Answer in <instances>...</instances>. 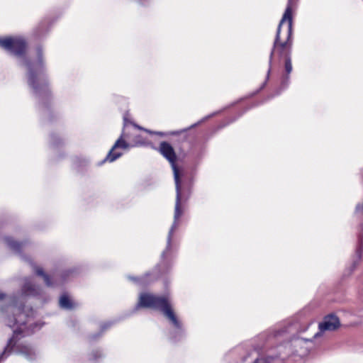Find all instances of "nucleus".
Segmentation results:
<instances>
[{
	"label": "nucleus",
	"mask_w": 363,
	"mask_h": 363,
	"mask_svg": "<svg viewBox=\"0 0 363 363\" xmlns=\"http://www.w3.org/2000/svg\"><path fill=\"white\" fill-rule=\"evenodd\" d=\"M26 45L25 39L20 36L0 38L1 48L21 57V65L26 69L28 84L35 96L39 100H47L50 91L45 74L43 50L40 47L37 48L35 58L28 59L23 57Z\"/></svg>",
	"instance_id": "obj_1"
},
{
	"label": "nucleus",
	"mask_w": 363,
	"mask_h": 363,
	"mask_svg": "<svg viewBox=\"0 0 363 363\" xmlns=\"http://www.w3.org/2000/svg\"><path fill=\"white\" fill-rule=\"evenodd\" d=\"M39 292L40 289L35 285L33 279H26L21 294L10 300L11 305L6 308H0L1 315L8 319L7 325L11 328H13V333L15 334L25 333L26 335H29L35 331V328L38 330L42 327V325L35 324V327L30 325V328H26L25 324L30 318V315L28 313L30 309L28 308L27 311H25L22 308L27 296H37L39 294ZM30 314H33L32 310H30Z\"/></svg>",
	"instance_id": "obj_2"
},
{
	"label": "nucleus",
	"mask_w": 363,
	"mask_h": 363,
	"mask_svg": "<svg viewBox=\"0 0 363 363\" xmlns=\"http://www.w3.org/2000/svg\"><path fill=\"white\" fill-rule=\"evenodd\" d=\"M292 0H288L286 9L284 15L279 22L277 28L275 40L273 45V48L270 52L269 61V69L267 74V79L262 85L263 88L272 70V58L275 53H277L280 57L287 59L291 57V47H292Z\"/></svg>",
	"instance_id": "obj_3"
},
{
	"label": "nucleus",
	"mask_w": 363,
	"mask_h": 363,
	"mask_svg": "<svg viewBox=\"0 0 363 363\" xmlns=\"http://www.w3.org/2000/svg\"><path fill=\"white\" fill-rule=\"evenodd\" d=\"M140 307L161 311L174 327L175 331L172 335V338L174 340H179L182 337L184 334L182 324L177 317L167 296H157L148 293L140 294L137 308Z\"/></svg>",
	"instance_id": "obj_4"
},
{
	"label": "nucleus",
	"mask_w": 363,
	"mask_h": 363,
	"mask_svg": "<svg viewBox=\"0 0 363 363\" xmlns=\"http://www.w3.org/2000/svg\"><path fill=\"white\" fill-rule=\"evenodd\" d=\"M178 160H169L171 167L173 169L174 172V178L176 186V202L174 207V222L169 230L168 238H167V245L168 246L170 245V241L172 239L173 231L178 226V220L179 218L182 216L184 212V204L186 201V199H184L182 192V186H181V177H183L184 174V169L177 164Z\"/></svg>",
	"instance_id": "obj_5"
},
{
	"label": "nucleus",
	"mask_w": 363,
	"mask_h": 363,
	"mask_svg": "<svg viewBox=\"0 0 363 363\" xmlns=\"http://www.w3.org/2000/svg\"><path fill=\"white\" fill-rule=\"evenodd\" d=\"M248 359L252 361V363H274L275 357L271 354H265L260 350L252 349L243 356L242 362Z\"/></svg>",
	"instance_id": "obj_6"
},
{
	"label": "nucleus",
	"mask_w": 363,
	"mask_h": 363,
	"mask_svg": "<svg viewBox=\"0 0 363 363\" xmlns=\"http://www.w3.org/2000/svg\"><path fill=\"white\" fill-rule=\"evenodd\" d=\"M125 134L123 133L109 150L105 159H118L123 155V151L128 149L129 145L124 140Z\"/></svg>",
	"instance_id": "obj_7"
},
{
	"label": "nucleus",
	"mask_w": 363,
	"mask_h": 363,
	"mask_svg": "<svg viewBox=\"0 0 363 363\" xmlns=\"http://www.w3.org/2000/svg\"><path fill=\"white\" fill-rule=\"evenodd\" d=\"M340 326L339 318L334 315H330L323 319V322L319 324V333L314 335V337L320 336V333L325 331H333Z\"/></svg>",
	"instance_id": "obj_8"
},
{
	"label": "nucleus",
	"mask_w": 363,
	"mask_h": 363,
	"mask_svg": "<svg viewBox=\"0 0 363 363\" xmlns=\"http://www.w3.org/2000/svg\"><path fill=\"white\" fill-rule=\"evenodd\" d=\"M158 151L165 159H177L174 149L168 142H161L158 147Z\"/></svg>",
	"instance_id": "obj_9"
},
{
	"label": "nucleus",
	"mask_w": 363,
	"mask_h": 363,
	"mask_svg": "<svg viewBox=\"0 0 363 363\" xmlns=\"http://www.w3.org/2000/svg\"><path fill=\"white\" fill-rule=\"evenodd\" d=\"M292 64H291V57H288L287 59H285V65H284V69L286 74H283L281 77V87L282 89H285L287 87V86L289 84V74L292 71Z\"/></svg>",
	"instance_id": "obj_10"
},
{
	"label": "nucleus",
	"mask_w": 363,
	"mask_h": 363,
	"mask_svg": "<svg viewBox=\"0 0 363 363\" xmlns=\"http://www.w3.org/2000/svg\"><path fill=\"white\" fill-rule=\"evenodd\" d=\"M60 306L62 308L70 309L73 308V303L67 295H62L60 298Z\"/></svg>",
	"instance_id": "obj_11"
},
{
	"label": "nucleus",
	"mask_w": 363,
	"mask_h": 363,
	"mask_svg": "<svg viewBox=\"0 0 363 363\" xmlns=\"http://www.w3.org/2000/svg\"><path fill=\"white\" fill-rule=\"evenodd\" d=\"M6 242L9 247L14 251H18L21 247V244L14 241L13 239L10 238H6Z\"/></svg>",
	"instance_id": "obj_12"
},
{
	"label": "nucleus",
	"mask_w": 363,
	"mask_h": 363,
	"mask_svg": "<svg viewBox=\"0 0 363 363\" xmlns=\"http://www.w3.org/2000/svg\"><path fill=\"white\" fill-rule=\"evenodd\" d=\"M35 272H36V274H37L38 275H39V276H42V277H43V279H44V281H45V284H46V285H47V286H52V285H53V284L50 282L49 277H48L47 274H44V273H43V270H42L41 269L38 268V269H36Z\"/></svg>",
	"instance_id": "obj_13"
},
{
	"label": "nucleus",
	"mask_w": 363,
	"mask_h": 363,
	"mask_svg": "<svg viewBox=\"0 0 363 363\" xmlns=\"http://www.w3.org/2000/svg\"><path fill=\"white\" fill-rule=\"evenodd\" d=\"M21 352L28 359H31L35 355L34 351L28 347H25L23 350H22Z\"/></svg>",
	"instance_id": "obj_14"
},
{
	"label": "nucleus",
	"mask_w": 363,
	"mask_h": 363,
	"mask_svg": "<svg viewBox=\"0 0 363 363\" xmlns=\"http://www.w3.org/2000/svg\"><path fill=\"white\" fill-rule=\"evenodd\" d=\"M50 143L52 145H57L62 143V140L57 135L53 134L50 136Z\"/></svg>",
	"instance_id": "obj_15"
},
{
	"label": "nucleus",
	"mask_w": 363,
	"mask_h": 363,
	"mask_svg": "<svg viewBox=\"0 0 363 363\" xmlns=\"http://www.w3.org/2000/svg\"><path fill=\"white\" fill-rule=\"evenodd\" d=\"M362 247H359V249L357 250V261H354V263H353V265L354 267L358 263V260L360 259V257H361V254H362Z\"/></svg>",
	"instance_id": "obj_16"
},
{
	"label": "nucleus",
	"mask_w": 363,
	"mask_h": 363,
	"mask_svg": "<svg viewBox=\"0 0 363 363\" xmlns=\"http://www.w3.org/2000/svg\"><path fill=\"white\" fill-rule=\"evenodd\" d=\"M356 211L360 213H363V201L362 203H359L357 205Z\"/></svg>",
	"instance_id": "obj_17"
},
{
	"label": "nucleus",
	"mask_w": 363,
	"mask_h": 363,
	"mask_svg": "<svg viewBox=\"0 0 363 363\" xmlns=\"http://www.w3.org/2000/svg\"><path fill=\"white\" fill-rule=\"evenodd\" d=\"M210 118V116H208V117H206V118H203V119H202V120H201V121H199V123H195V124L192 125H191L190 128H189L188 129H190V128H194V127H196L198 124H199V123H201V122L204 121H205L206 118Z\"/></svg>",
	"instance_id": "obj_18"
},
{
	"label": "nucleus",
	"mask_w": 363,
	"mask_h": 363,
	"mask_svg": "<svg viewBox=\"0 0 363 363\" xmlns=\"http://www.w3.org/2000/svg\"><path fill=\"white\" fill-rule=\"evenodd\" d=\"M8 348H6L5 350L3 352V353L0 356V360L4 358V355L7 353Z\"/></svg>",
	"instance_id": "obj_19"
},
{
	"label": "nucleus",
	"mask_w": 363,
	"mask_h": 363,
	"mask_svg": "<svg viewBox=\"0 0 363 363\" xmlns=\"http://www.w3.org/2000/svg\"><path fill=\"white\" fill-rule=\"evenodd\" d=\"M138 281L142 285L147 284V281L143 278L138 279Z\"/></svg>",
	"instance_id": "obj_20"
},
{
	"label": "nucleus",
	"mask_w": 363,
	"mask_h": 363,
	"mask_svg": "<svg viewBox=\"0 0 363 363\" xmlns=\"http://www.w3.org/2000/svg\"><path fill=\"white\" fill-rule=\"evenodd\" d=\"M184 130H181L179 133L184 132ZM170 135H177L179 134V131H173L169 133Z\"/></svg>",
	"instance_id": "obj_21"
},
{
	"label": "nucleus",
	"mask_w": 363,
	"mask_h": 363,
	"mask_svg": "<svg viewBox=\"0 0 363 363\" xmlns=\"http://www.w3.org/2000/svg\"><path fill=\"white\" fill-rule=\"evenodd\" d=\"M156 134L158 135H160V136H164V135H167L166 133H162V132H157V133H156Z\"/></svg>",
	"instance_id": "obj_22"
},
{
	"label": "nucleus",
	"mask_w": 363,
	"mask_h": 363,
	"mask_svg": "<svg viewBox=\"0 0 363 363\" xmlns=\"http://www.w3.org/2000/svg\"><path fill=\"white\" fill-rule=\"evenodd\" d=\"M299 342H300V340H295L294 341V344L295 345H299Z\"/></svg>",
	"instance_id": "obj_23"
},
{
	"label": "nucleus",
	"mask_w": 363,
	"mask_h": 363,
	"mask_svg": "<svg viewBox=\"0 0 363 363\" xmlns=\"http://www.w3.org/2000/svg\"><path fill=\"white\" fill-rule=\"evenodd\" d=\"M4 296H5L4 294H3L2 292L0 291V299L4 298Z\"/></svg>",
	"instance_id": "obj_24"
},
{
	"label": "nucleus",
	"mask_w": 363,
	"mask_h": 363,
	"mask_svg": "<svg viewBox=\"0 0 363 363\" xmlns=\"http://www.w3.org/2000/svg\"><path fill=\"white\" fill-rule=\"evenodd\" d=\"M138 1H139L140 2V4H145V2L143 1V0H138Z\"/></svg>",
	"instance_id": "obj_25"
},
{
	"label": "nucleus",
	"mask_w": 363,
	"mask_h": 363,
	"mask_svg": "<svg viewBox=\"0 0 363 363\" xmlns=\"http://www.w3.org/2000/svg\"><path fill=\"white\" fill-rule=\"evenodd\" d=\"M280 92H281V91H279L277 93V95H278V94H280Z\"/></svg>",
	"instance_id": "obj_26"
}]
</instances>
